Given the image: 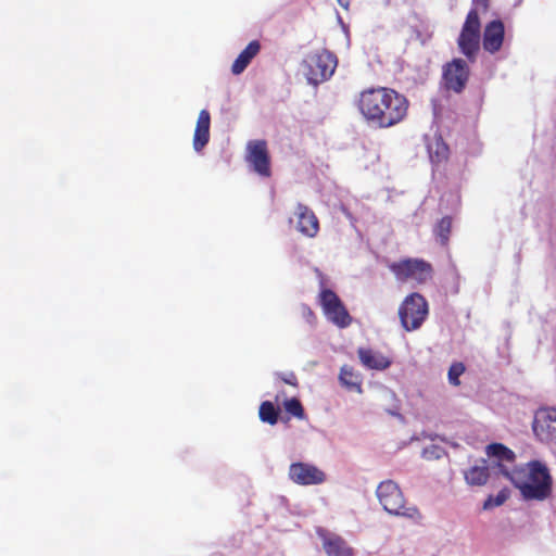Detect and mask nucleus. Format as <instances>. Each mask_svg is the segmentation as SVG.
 <instances>
[{"mask_svg": "<svg viewBox=\"0 0 556 556\" xmlns=\"http://www.w3.org/2000/svg\"><path fill=\"white\" fill-rule=\"evenodd\" d=\"M338 3L343 8V9H349V5H350V0H337Z\"/></svg>", "mask_w": 556, "mask_h": 556, "instance_id": "2f4dec72", "label": "nucleus"}, {"mask_svg": "<svg viewBox=\"0 0 556 556\" xmlns=\"http://www.w3.org/2000/svg\"><path fill=\"white\" fill-rule=\"evenodd\" d=\"M452 220L450 217H443L437 225L434 232L441 244H446L451 231Z\"/></svg>", "mask_w": 556, "mask_h": 556, "instance_id": "b1692460", "label": "nucleus"}, {"mask_svg": "<svg viewBox=\"0 0 556 556\" xmlns=\"http://www.w3.org/2000/svg\"><path fill=\"white\" fill-rule=\"evenodd\" d=\"M390 270L399 281H416L424 283L431 278L432 268L429 263L420 258H405L389 265Z\"/></svg>", "mask_w": 556, "mask_h": 556, "instance_id": "6e6552de", "label": "nucleus"}, {"mask_svg": "<svg viewBox=\"0 0 556 556\" xmlns=\"http://www.w3.org/2000/svg\"><path fill=\"white\" fill-rule=\"evenodd\" d=\"M280 378L288 384L296 386V377L292 371L280 375Z\"/></svg>", "mask_w": 556, "mask_h": 556, "instance_id": "c756f323", "label": "nucleus"}, {"mask_svg": "<svg viewBox=\"0 0 556 556\" xmlns=\"http://www.w3.org/2000/svg\"><path fill=\"white\" fill-rule=\"evenodd\" d=\"M428 303L419 293L407 295L399 308L402 327L406 331H414L421 327L428 316Z\"/></svg>", "mask_w": 556, "mask_h": 556, "instance_id": "0eeeda50", "label": "nucleus"}, {"mask_svg": "<svg viewBox=\"0 0 556 556\" xmlns=\"http://www.w3.org/2000/svg\"><path fill=\"white\" fill-rule=\"evenodd\" d=\"M301 313H302V316L307 320V323H309V324L314 323L315 315H314L313 311L307 305L303 304L301 306Z\"/></svg>", "mask_w": 556, "mask_h": 556, "instance_id": "c85d7f7f", "label": "nucleus"}, {"mask_svg": "<svg viewBox=\"0 0 556 556\" xmlns=\"http://www.w3.org/2000/svg\"><path fill=\"white\" fill-rule=\"evenodd\" d=\"M485 453L490 458H494L496 460V466L501 471V464L509 467V464H514L516 455L515 453L506 447L502 443H492L486 445Z\"/></svg>", "mask_w": 556, "mask_h": 556, "instance_id": "aec40b11", "label": "nucleus"}, {"mask_svg": "<svg viewBox=\"0 0 556 556\" xmlns=\"http://www.w3.org/2000/svg\"><path fill=\"white\" fill-rule=\"evenodd\" d=\"M285 408L286 410L291 414L294 417L303 418L304 417V409L296 399H290L285 402Z\"/></svg>", "mask_w": 556, "mask_h": 556, "instance_id": "bb28decb", "label": "nucleus"}, {"mask_svg": "<svg viewBox=\"0 0 556 556\" xmlns=\"http://www.w3.org/2000/svg\"><path fill=\"white\" fill-rule=\"evenodd\" d=\"M425 438H428L430 440H433L434 438L431 434H424Z\"/></svg>", "mask_w": 556, "mask_h": 556, "instance_id": "473e14b6", "label": "nucleus"}, {"mask_svg": "<svg viewBox=\"0 0 556 556\" xmlns=\"http://www.w3.org/2000/svg\"><path fill=\"white\" fill-rule=\"evenodd\" d=\"M480 18L477 9H471L467 14L460 34L457 38V46L459 51L468 59V61L473 62L480 50Z\"/></svg>", "mask_w": 556, "mask_h": 556, "instance_id": "423d86ee", "label": "nucleus"}, {"mask_svg": "<svg viewBox=\"0 0 556 556\" xmlns=\"http://www.w3.org/2000/svg\"><path fill=\"white\" fill-rule=\"evenodd\" d=\"M533 431L541 442L556 444V408H540L534 416Z\"/></svg>", "mask_w": 556, "mask_h": 556, "instance_id": "1a4fd4ad", "label": "nucleus"}, {"mask_svg": "<svg viewBox=\"0 0 556 556\" xmlns=\"http://www.w3.org/2000/svg\"><path fill=\"white\" fill-rule=\"evenodd\" d=\"M339 382L342 387L350 391H355L357 393H363L362 375L354 370L353 367L349 365H344L340 369L339 374Z\"/></svg>", "mask_w": 556, "mask_h": 556, "instance_id": "412c9836", "label": "nucleus"}, {"mask_svg": "<svg viewBox=\"0 0 556 556\" xmlns=\"http://www.w3.org/2000/svg\"><path fill=\"white\" fill-rule=\"evenodd\" d=\"M505 28L500 20H494L485 25L482 38V45L485 51L490 53L497 52L504 41Z\"/></svg>", "mask_w": 556, "mask_h": 556, "instance_id": "2eb2a0df", "label": "nucleus"}, {"mask_svg": "<svg viewBox=\"0 0 556 556\" xmlns=\"http://www.w3.org/2000/svg\"><path fill=\"white\" fill-rule=\"evenodd\" d=\"M295 228L302 235L314 238L318 230L319 224L314 212L306 205L299 203L294 211Z\"/></svg>", "mask_w": 556, "mask_h": 556, "instance_id": "ddd939ff", "label": "nucleus"}, {"mask_svg": "<svg viewBox=\"0 0 556 556\" xmlns=\"http://www.w3.org/2000/svg\"><path fill=\"white\" fill-rule=\"evenodd\" d=\"M323 548L327 556H354L353 548L340 535L327 531H318Z\"/></svg>", "mask_w": 556, "mask_h": 556, "instance_id": "4468645a", "label": "nucleus"}, {"mask_svg": "<svg viewBox=\"0 0 556 556\" xmlns=\"http://www.w3.org/2000/svg\"><path fill=\"white\" fill-rule=\"evenodd\" d=\"M261 45L258 41H251L237 56L231 65V73L233 75H240L245 71L251 61L260 52Z\"/></svg>", "mask_w": 556, "mask_h": 556, "instance_id": "a211bd4d", "label": "nucleus"}, {"mask_svg": "<svg viewBox=\"0 0 556 556\" xmlns=\"http://www.w3.org/2000/svg\"><path fill=\"white\" fill-rule=\"evenodd\" d=\"M509 497V490L502 489L495 496H489L483 503V509H492L504 504Z\"/></svg>", "mask_w": 556, "mask_h": 556, "instance_id": "393cba45", "label": "nucleus"}, {"mask_svg": "<svg viewBox=\"0 0 556 556\" xmlns=\"http://www.w3.org/2000/svg\"><path fill=\"white\" fill-rule=\"evenodd\" d=\"M464 371L465 366L462 363L452 364L447 372L448 382L452 386H459V377L463 375Z\"/></svg>", "mask_w": 556, "mask_h": 556, "instance_id": "a878e982", "label": "nucleus"}, {"mask_svg": "<svg viewBox=\"0 0 556 556\" xmlns=\"http://www.w3.org/2000/svg\"><path fill=\"white\" fill-rule=\"evenodd\" d=\"M444 454L443 447L439 445H430L422 450V457L426 459H440Z\"/></svg>", "mask_w": 556, "mask_h": 556, "instance_id": "cd10ccee", "label": "nucleus"}, {"mask_svg": "<svg viewBox=\"0 0 556 556\" xmlns=\"http://www.w3.org/2000/svg\"><path fill=\"white\" fill-rule=\"evenodd\" d=\"M501 473L527 501H544L552 493L553 479L547 466L541 460H530L514 468L501 464Z\"/></svg>", "mask_w": 556, "mask_h": 556, "instance_id": "f03ea898", "label": "nucleus"}, {"mask_svg": "<svg viewBox=\"0 0 556 556\" xmlns=\"http://www.w3.org/2000/svg\"><path fill=\"white\" fill-rule=\"evenodd\" d=\"M376 495L388 514L414 521L421 519L419 509L415 505L406 504L401 488L393 480L381 481L377 486Z\"/></svg>", "mask_w": 556, "mask_h": 556, "instance_id": "7ed1b4c3", "label": "nucleus"}, {"mask_svg": "<svg viewBox=\"0 0 556 556\" xmlns=\"http://www.w3.org/2000/svg\"><path fill=\"white\" fill-rule=\"evenodd\" d=\"M358 108L368 124L378 128H389L405 118L408 101L393 89L370 88L361 93Z\"/></svg>", "mask_w": 556, "mask_h": 556, "instance_id": "f257e3e1", "label": "nucleus"}, {"mask_svg": "<svg viewBox=\"0 0 556 556\" xmlns=\"http://www.w3.org/2000/svg\"><path fill=\"white\" fill-rule=\"evenodd\" d=\"M316 274L319 278L320 287L318 303L321 306L324 315L329 321L339 328L350 326L352 318L342 301L332 290L326 288L325 277L318 269H316Z\"/></svg>", "mask_w": 556, "mask_h": 556, "instance_id": "39448f33", "label": "nucleus"}, {"mask_svg": "<svg viewBox=\"0 0 556 556\" xmlns=\"http://www.w3.org/2000/svg\"><path fill=\"white\" fill-rule=\"evenodd\" d=\"M473 4L478 8L481 7L483 10L486 9V0H473Z\"/></svg>", "mask_w": 556, "mask_h": 556, "instance_id": "7c9ffc66", "label": "nucleus"}, {"mask_svg": "<svg viewBox=\"0 0 556 556\" xmlns=\"http://www.w3.org/2000/svg\"><path fill=\"white\" fill-rule=\"evenodd\" d=\"M260 419L263 422H267L269 425H276L278 421V410L274 406V404L269 401H265L260 406Z\"/></svg>", "mask_w": 556, "mask_h": 556, "instance_id": "5701e85b", "label": "nucleus"}, {"mask_svg": "<svg viewBox=\"0 0 556 556\" xmlns=\"http://www.w3.org/2000/svg\"><path fill=\"white\" fill-rule=\"evenodd\" d=\"M357 354L362 365L368 369L384 370L391 365L389 357L371 349L359 348Z\"/></svg>", "mask_w": 556, "mask_h": 556, "instance_id": "f3484780", "label": "nucleus"}, {"mask_svg": "<svg viewBox=\"0 0 556 556\" xmlns=\"http://www.w3.org/2000/svg\"><path fill=\"white\" fill-rule=\"evenodd\" d=\"M247 162L260 176L268 177L270 175L269 159L265 141L254 140L248 143Z\"/></svg>", "mask_w": 556, "mask_h": 556, "instance_id": "9b49d317", "label": "nucleus"}, {"mask_svg": "<svg viewBox=\"0 0 556 556\" xmlns=\"http://www.w3.org/2000/svg\"><path fill=\"white\" fill-rule=\"evenodd\" d=\"M426 146L432 164L439 165L447 159L448 148L441 137L426 136Z\"/></svg>", "mask_w": 556, "mask_h": 556, "instance_id": "6ab92c4d", "label": "nucleus"}, {"mask_svg": "<svg viewBox=\"0 0 556 556\" xmlns=\"http://www.w3.org/2000/svg\"><path fill=\"white\" fill-rule=\"evenodd\" d=\"M211 115L207 110L199 113L192 146L195 152L200 153L210 141Z\"/></svg>", "mask_w": 556, "mask_h": 556, "instance_id": "dca6fc26", "label": "nucleus"}, {"mask_svg": "<svg viewBox=\"0 0 556 556\" xmlns=\"http://www.w3.org/2000/svg\"><path fill=\"white\" fill-rule=\"evenodd\" d=\"M288 476L292 482L299 485H317L326 481V473L309 463H292Z\"/></svg>", "mask_w": 556, "mask_h": 556, "instance_id": "9d476101", "label": "nucleus"}, {"mask_svg": "<svg viewBox=\"0 0 556 556\" xmlns=\"http://www.w3.org/2000/svg\"><path fill=\"white\" fill-rule=\"evenodd\" d=\"M469 75L466 61L463 59H454L443 68V79L447 89L459 92L465 87Z\"/></svg>", "mask_w": 556, "mask_h": 556, "instance_id": "f8f14e48", "label": "nucleus"}, {"mask_svg": "<svg viewBox=\"0 0 556 556\" xmlns=\"http://www.w3.org/2000/svg\"><path fill=\"white\" fill-rule=\"evenodd\" d=\"M489 476V468L485 460H481L479 464L464 471L466 482L472 486L485 484Z\"/></svg>", "mask_w": 556, "mask_h": 556, "instance_id": "4be33fe9", "label": "nucleus"}, {"mask_svg": "<svg viewBox=\"0 0 556 556\" xmlns=\"http://www.w3.org/2000/svg\"><path fill=\"white\" fill-rule=\"evenodd\" d=\"M337 67V58L327 50H315L305 55L301 63V71L307 83L312 86L328 80Z\"/></svg>", "mask_w": 556, "mask_h": 556, "instance_id": "20e7f679", "label": "nucleus"}]
</instances>
